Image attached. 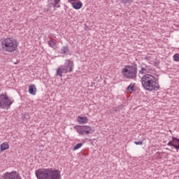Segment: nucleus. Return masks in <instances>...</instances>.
Returning a JSON list of instances; mask_svg holds the SVG:
<instances>
[{
	"instance_id": "f257e3e1",
	"label": "nucleus",
	"mask_w": 179,
	"mask_h": 179,
	"mask_svg": "<svg viewBox=\"0 0 179 179\" xmlns=\"http://www.w3.org/2000/svg\"><path fill=\"white\" fill-rule=\"evenodd\" d=\"M35 174L38 179H61V172L52 169H39Z\"/></svg>"
},
{
	"instance_id": "f03ea898",
	"label": "nucleus",
	"mask_w": 179,
	"mask_h": 179,
	"mask_svg": "<svg viewBox=\"0 0 179 179\" xmlns=\"http://www.w3.org/2000/svg\"><path fill=\"white\" fill-rule=\"evenodd\" d=\"M141 85L145 90L152 92L160 89V85L156 82L155 76L150 74H145L141 78Z\"/></svg>"
},
{
	"instance_id": "7ed1b4c3",
	"label": "nucleus",
	"mask_w": 179,
	"mask_h": 179,
	"mask_svg": "<svg viewBox=\"0 0 179 179\" xmlns=\"http://www.w3.org/2000/svg\"><path fill=\"white\" fill-rule=\"evenodd\" d=\"M1 49L3 52H6V55L8 54H12L17 50V41L13 38H3L1 40Z\"/></svg>"
},
{
	"instance_id": "20e7f679",
	"label": "nucleus",
	"mask_w": 179,
	"mask_h": 179,
	"mask_svg": "<svg viewBox=\"0 0 179 179\" xmlns=\"http://www.w3.org/2000/svg\"><path fill=\"white\" fill-rule=\"evenodd\" d=\"M122 73L126 79L136 80V76H138V65L133 64L131 66H126L125 68L122 69Z\"/></svg>"
},
{
	"instance_id": "39448f33",
	"label": "nucleus",
	"mask_w": 179,
	"mask_h": 179,
	"mask_svg": "<svg viewBox=\"0 0 179 179\" xmlns=\"http://www.w3.org/2000/svg\"><path fill=\"white\" fill-rule=\"evenodd\" d=\"M73 62L69 59H66L65 61L64 65L57 69L56 75L57 76H59V78H62V73H68L69 72H72L73 71Z\"/></svg>"
},
{
	"instance_id": "423d86ee",
	"label": "nucleus",
	"mask_w": 179,
	"mask_h": 179,
	"mask_svg": "<svg viewBox=\"0 0 179 179\" xmlns=\"http://www.w3.org/2000/svg\"><path fill=\"white\" fill-rule=\"evenodd\" d=\"M12 104H13V101L8 96L6 93L0 94V108L2 110H8V108H10Z\"/></svg>"
},
{
	"instance_id": "0eeeda50",
	"label": "nucleus",
	"mask_w": 179,
	"mask_h": 179,
	"mask_svg": "<svg viewBox=\"0 0 179 179\" xmlns=\"http://www.w3.org/2000/svg\"><path fill=\"white\" fill-rule=\"evenodd\" d=\"M0 179H22V177L17 172H6L0 177Z\"/></svg>"
},
{
	"instance_id": "6e6552de",
	"label": "nucleus",
	"mask_w": 179,
	"mask_h": 179,
	"mask_svg": "<svg viewBox=\"0 0 179 179\" xmlns=\"http://www.w3.org/2000/svg\"><path fill=\"white\" fill-rule=\"evenodd\" d=\"M77 132L80 135H89L92 134V127L90 126H78L77 127Z\"/></svg>"
},
{
	"instance_id": "1a4fd4ad",
	"label": "nucleus",
	"mask_w": 179,
	"mask_h": 179,
	"mask_svg": "<svg viewBox=\"0 0 179 179\" xmlns=\"http://www.w3.org/2000/svg\"><path fill=\"white\" fill-rule=\"evenodd\" d=\"M141 66V69L138 71L139 75H146V73H149V71H150V69L148 65L145 64H142Z\"/></svg>"
},
{
	"instance_id": "9d476101",
	"label": "nucleus",
	"mask_w": 179,
	"mask_h": 179,
	"mask_svg": "<svg viewBox=\"0 0 179 179\" xmlns=\"http://www.w3.org/2000/svg\"><path fill=\"white\" fill-rule=\"evenodd\" d=\"M48 2H50L53 6L54 10H57V8H61V6L59 5L61 0H48Z\"/></svg>"
},
{
	"instance_id": "9b49d317",
	"label": "nucleus",
	"mask_w": 179,
	"mask_h": 179,
	"mask_svg": "<svg viewBox=\"0 0 179 179\" xmlns=\"http://www.w3.org/2000/svg\"><path fill=\"white\" fill-rule=\"evenodd\" d=\"M36 92H37V88H36V85L34 84H31L29 87V93L34 96L36 94Z\"/></svg>"
},
{
	"instance_id": "f8f14e48",
	"label": "nucleus",
	"mask_w": 179,
	"mask_h": 179,
	"mask_svg": "<svg viewBox=\"0 0 179 179\" xmlns=\"http://www.w3.org/2000/svg\"><path fill=\"white\" fill-rule=\"evenodd\" d=\"M72 6L73 9L79 10L83 6V4L80 1H74L72 3Z\"/></svg>"
},
{
	"instance_id": "ddd939ff",
	"label": "nucleus",
	"mask_w": 179,
	"mask_h": 179,
	"mask_svg": "<svg viewBox=\"0 0 179 179\" xmlns=\"http://www.w3.org/2000/svg\"><path fill=\"white\" fill-rule=\"evenodd\" d=\"M77 121L79 124H87V117L78 116Z\"/></svg>"
},
{
	"instance_id": "4468645a",
	"label": "nucleus",
	"mask_w": 179,
	"mask_h": 179,
	"mask_svg": "<svg viewBox=\"0 0 179 179\" xmlns=\"http://www.w3.org/2000/svg\"><path fill=\"white\" fill-rule=\"evenodd\" d=\"M173 138H176V137H174V136H173L172 137V140L171 141H170L168 143H167V145H168V146H172L173 148H174V149H176V147L175 146H176V140H174Z\"/></svg>"
},
{
	"instance_id": "2eb2a0df",
	"label": "nucleus",
	"mask_w": 179,
	"mask_h": 179,
	"mask_svg": "<svg viewBox=\"0 0 179 179\" xmlns=\"http://www.w3.org/2000/svg\"><path fill=\"white\" fill-rule=\"evenodd\" d=\"M0 149L1 152H3L4 150H6L7 149H9V144L8 143H3L0 145Z\"/></svg>"
},
{
	"instance_id": "dca6fc26",
	"label": "nucleus",
	"mask_w": 179,
	"mask_h": 179,
	"mask_svg": "<svg viewBox=\"0 0 179 179\" xmlns=\"http://www.w3.org/2000/svg\"><path fill=\"white\" fill-rule=\"evenodd\" d=\"M127 92H129V93H132L134 90H135V85L134 84H130L127 88Z\"/></svg>"
},
{
	"instance_id": "f3484780",
	"label": "nucleus",
	"mask_w": 179,
	"mask_h": 179,
	"mask_svg": "<svg viewBox=\"0 0 179 179\" xmlns=\"http://www.w3.org/2000/svg\"><path fill=\"white\" fill-rule=\"evenodd\" d=\"M52 8H54V6L50 2H48L47 8H45L46 12H51Z\"/></svg>"
},
{
	"instance_id": "a211bd4d",
	"label": "nucleus",
	"mask_w": 179,
	"mask_h": 179,
	"mask_svg": "<svg viewBox=\"0 0 179 179\" xmlns=\"http://www.w3.org/2000/svg\"><path fill=\"white\" fill-rule=\"evenodd\" d=\"M61 52L62 54H67L68 52H69V48H68V46H64L61 49Z\"/></svg>"
},
{
	"instance_id": "6ab92c4d",
	"label": "nucleus",
	"mask_w": 179,
	"mask_h": 179,
	"mask_svg": "<svg viewBox=\"0 0 179 179\" xmlns=\"http://www.w3.org/2000/svg\"><path fill=\"white\" fill-rule=\"evenodd\" d=\"M173 141H176V145H175V149L176 150V152H178L179 150V138H173Z\"/></svg>"
},
{
	"instance_id": "aec40b11",
	"label": "nucleus",
	"mask_w": 179,
	"mask_h": 179,
	"mask_svg": "<svg viewBox=\"0 0 179 179\" xmlns=\"http://www.w3.org/2000/svg\"><path fill=\"white\" fill-rule=\"evenodd\" d=\"M82 146H83V143H79L74 146V148H73V150H78V149H80Z\"/></svg>"
},
{
	"instance_id": "412c9836",
	"label": "nucleus",
	"mask_w": 179,
	"mask_h": 179,
	"mask_svg": "<svg viewBox=\"0 0 179 179\" xmlns=\"http://www.w3.org/2000/svg\"><path fill=\"white\" fill-rule=\"evenodd\" d=\"M49 45L52 48H54V47H55L57 45V43H55V41H54V40H50L49 41Z\"/></svg>"
},
{
	"instance_id": "4be33fe9",
	"label": "nucleus",
	"mask_w": 179,
	"mask_h": 179,
	"mask_svg": "<svg viewBox=\"0 0 179 179\" xmlns=\"http://www.w3.org/2000/svg\"><path fill=\"white\" fill-rule=\"evenodd\" d=\"M173 60L176 61V62H178V61H179V55H178V53L173 55Z\"/></svg>"
},
{
	"instance_id": "5701e85b",
	"label": "nucleus",
	"mask_w": 179,
	"mask_h": 179,
	"mask_svg": "<svg viewBox=\"0 0 179 179\" xmlns=\"http://www.w3.org/2000/svg\"><path fill=\"white\" fill-rule=\"evenodd\" d=\"M29 119H30V115H29V114H25L24 116H22L23 121H26Z\"/></svg>"
},
{
	"instance_id": "b1692460",
	"label": "nucleus",
	"mask_w": 179,
	"mask_h": 179,
	"mask_svg": "<svg viewBox=\"0 0 179 179\" xmlns=\"http://www.w3.org/2000/svg\"><path fill=\"white\" fill-rule=\"evenodd\" d=\"M121 2H122L124 4L131 3V2H132V0H121Z\"/></svg>"
},
{
	"instance_id": "393cba45",
	"label": "nucleus",
	"mask_w": 179,
	"mask_h": 179,
	"mask_svg": "<svg viewBox=\"0 0 179 179\" xmlns=\"http://www.w3.org/2000/svg\"><path fill=\"white\" fill-rule=\"evenodd\" d=\"M134 143L135 145H143V142L142 141H135Z\"/></svg>"
},
{
	"instance_id": "a878e982",
	"label": "nucleus",
	"mask_w": 179,
	"mask_h": 179,
	"mask_svg": "<svg viewBox=\"0 0 179 179\" xmlns=\"http://www.w3.org/2000/svg\"><path fill=\"white\" fill-rule=\"evenodd\" d=\"M117 108H120V110H122V108H124V105H120Z\"/></svg>"
},
{
	"instance_id": "bb28decb",
	"label": "nucleus",
	"mask_w": 179,
	"mask_h": 179,
	"mask_svg": "<svg viewBox=\"0 0 179 179\" xmlns=\"http://www.w3.org/2000/svg\"><path fill=\"white\" fill-rule=\"evenodd\" d=\"M113 110L117 113V111H120V108H115Z\"/></svg>"
},
{
	"instance_id": "cd10ccee",
	"label": "nucleus",
	"mask_w": 179,
	"mask_h": 179,
	"mask_svg": "<svg viewBox=\"0 0 179 179\" xmlns=\"http://www.w3.org/2000/svg\"><path fill=\"white\" fill-rule=\"evenodd\" d=\"M145 59H147L148 61H149V59H150V57H145Z\"/></svg>"
},
{
	"instance_id": "c85d7f7f",
	"label": "nucleus",
	"mask_w": 179,
	"mask_h": 179,
	"mask_svg": "<svg viewBox=\"0 0 179 179\" xmlns=\"http://www.w3.org/2000/svg\"><path fill=\"white\" fill-rule=\"evenodd\" d=\"M69 1H73H73H76V0H69Z\"/></svg>"
}]
</instances>
